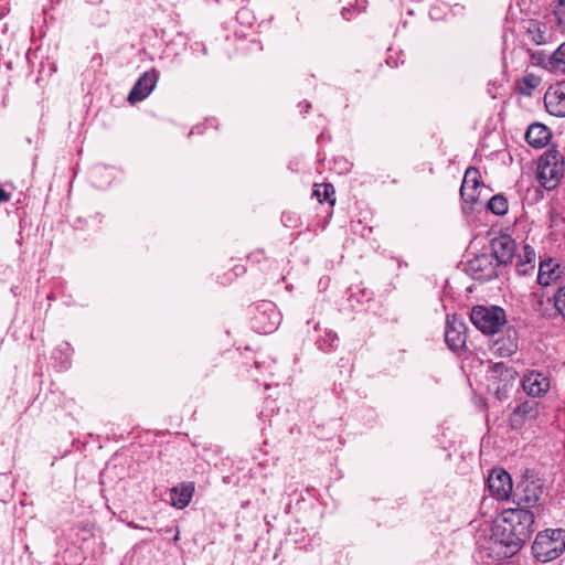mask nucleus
I'll return each mask as SVG.
<instances>
[{
    "label": "nucleus",
    "instance_id": "f257e3e1",
    "mask_svg": "<svg viewBox=\"0 0 565 565\" xmlns=\"http://www.w3.org/2000/svg\"><path fill=\"white\" fill-rule=\"evenodd\" d=\"M534 512L526 509L504 510L491 530L489 550L499 557H511L531 537Z\"/></svg>",
    "mask_w": 565,
    "mask_h": 565
},
{
    "label": "nucleus",
    "instance_id": "f03ea898",
    "mask_svg": "<svg viewBox=\"0 0 565 565\" xmlns=\"http://www.w3.org/2000/svg\"><path fill=\"white\" fill-rule=\"evenodd\" d=\"M565 551V530L552 529L540 532L532 545L534 557L543 563L559 557Z\"/></svg>",
    "mask_w": 565,
    "mask_h": 565
},
{
    "label": "nucleus",
    "instance_id": "7ed1b4c3",
    "mask_svg": "<svg viewBox=\"0 0 565 565\" xmlns=\"http://www.w3.org/2000/svg\"><path fill=\"white\" fill-rule=\"evenodd\" d=\"M564 174V158L562 153L552 148L540 158L537 166V179L546 190H553L559 183Z\"/></svg>",
    "mask_w": 565,
    "mask_h": 565
},
{
    "label": "nucleus",
    "instance_id": "20e7f679",
    "mask_svg": "<svg viewBox=\"0 0 565 565\" xmlns=\"http://www.w3.org/2000/svg\"><path fill=\"white\" fill-rule=\"evenodd\" d=\"M518 377V372L503 362L489 366L487 381L488 390L499 399L508 397Z\"/></svg>",
    "mask_w": 565,
    "mask_h": 565
},
{
    "label": "nucleus",
    "instance_id": "39448f33",
    "mask_svg": "<svg viewBox=\"0 0 565 565\" xmlns=\"http://www.w3.org/2000/svg\"><path fill=\"white\" fill-rule=\"evenodd\" d=\"M470 320L483 333H495L505 323V312L497 306H476L472 308Z\"/></svg>",
    "mask_w": 565,
    "mask_h": 565
},
{
    "label": "nucleus",
    "instance_id": "423d86ee",
    "mask_svg": "<svg viewBox=\"0 0 565 565\" xmlns=\"http://www.w3.org/2000/svg\"><path fill=\"white\" fill-rule=\"evenodd\" d=\"M541 494L542 488L534 480L523 479L513 490L512 499L516 509L531 510L540 505Z\"/></svg>",
    "mask_w": 565,
    "mask_h": 565
},
{
    "label": "nucleus",
    "instance_id": "0eeeda50",
    "mask_svg": "<svg viewBox=\"0 0 565 565\" xmlns=\"http://www.w3.org/2000/svg\"><path fill=\"white\" fill-rule=\"evenodd\" d=\"M490 493L498 500H508L513 493L511 476L503 469H493L487 480Z\"/></svg>",
    "mask_w": 565,
    "mask_h": 565
},
{
    "label": "nucleus",
    "instance_id": "6e6552de",
    "mask_svg": "<svg viewBox=\"0 0 565 565\" xmlns=\"http://www.w3.org/2000/svg\"><path fill=\"white\" fill-rule=\"evenodd\" d=\"M546 110L555 117H565V82L548 87L544 95Z\"/></svg>",
    "mask_w": 565,
    "mask_h": 565
},
{
    "label": "nucleus",
    "instance_id": "1a4fd4ad",
    "mask_svg": "<svg viewBox=\"0 0 565 565\" xmlns=\"http://www.w3.org/2000/svg\"><path fill=\"white\" fill-rule=\"evenodd\" d=\"M157 82L158 72L156 70H151L149 72L143 73L132 87L127 100L130 104L143 100L153 90V88L157 85Z\"/></svg>",
    "mask_w": 565,
    "mask_h": 565
},
{
    "label": "nucleus",
    "instance_id": "9d476101",
    "mask_svg": "<svg viewBox=\"0 0 565 565\" xmlns=\"http://www.w3.org/2000/svg\"><path fill=\"white\" fill-rule=\"evenodd\" d=\"M445 341L449 349L456 351L466 344V326L456 317H448L445 329Z\"/></svg>",
    "mask_w": 565,
    "mask_h": 565
},
{
    "label": "nucleus",
    "instance_id": "9b49d317",
    "mask_svg": "<svg viewBox=\"0 0 565 565\" xmlns=\"http://www.w3.org/2000/svg\"><path fill=\"white\" fill-rule=\"evenodd\" d=\"M492 257L498 264L505 265L512 260L515 253V242L507 234L494 237L491 241Z\"/></svg>",
    "mask_w": 565,
    "mask_h": 565
},
{
    "label": "nucleus",
    "instance_id": "f8f14e48",
    "mask_svg": "<svg viewBox=\"0 0 565 565\" xmlns=\"http://www.w3.org/2000/svg\"><path fill=\"white\" fill-rule=\"evenodd\" d=\"M539 414V403L535 401H525L512 412L510 416V425L513 429H520L526 420L535 419Z\"/></svg>",
    "mask_w": 565,
    "mask_h": 565
},
{
    "label": "nucleus",
    "instance_id": "ddd939ff",
    "mask_svg": "<svg viewBox=\"0 0 565 565\" xmlns=\"http://www.w3.org/2000/svg\"><path fill=\"white\" fill-rule=\"evenodd\" d=\"M479 171L475 168L467 169L460 188V195L467 202L475 204L479 200Z\"/></svg>",
    "mask_w": 565,
    "mask_h": 565
},
{
    "label": "nucleus",
    "instance_id": "4468645a",
    "mask_svg": "<svg viewBox=\"0 0 565 565\" xmlns=\"http://www.w3.org/2000/svg\"><path fill=\"white\" fill-rule=\"evenodd\" d=\"M522 387L531 396H540L550 388V381L539 372H531L522 380Z\"/></svg>",
    "mask_w": 565,
    "mask_h": 565
},
{
    "label": "nucleus",
    "instance_id": "2eb2a0df",
    "mask_svg": "<svg viewBox=\"0 0 565 565\" xmlns=\"http://www.w3.org/2000/svg\"><path fill=\"white\" fill-rule=\"evenodd\" d=\"M469 268L476 279H490L497 276L495 267L492 264V256L482 254L469 263Z\"/></svg>",
    "mask_w": 565,
    "mask_h": 565
},
{
    "label": "nucleus",
    "instance_id": "dca6fc26",
    "mask_svg": "<svg viewBox=\"0 0 565 565\" xmlns=\"http://www.w3.org/2000/svg\"><path fill=\"white\" fill-rule=\"evenodd\" d=\"M518 350V340L515 331H508L504 335L498 338L492 345V351L502 358H509Z\"/></svg>",
    "mask_w": 565,
    "mask_h": 565
},
{
    "label": "nucleus",
    "instance_id": "f3484780",
    "mask_svg": "<svg viewBox=\"0 0 565 565\" xmlns=\"http://www.w3.org/2000/svg\"><path fill=\"white\" fill-rule=\"evenodd\" d=\"M551 137L550 129L540 122H534L529 126L525 132L527 143L534 148L544 147Z\"/></svg>",
    "mask_w": 565,
    "mask_h": 565
},
{
    "label": "nucleus",
    "instance_id": "a211bd4d",
    "mask_svg": "<svg viewBox=\"0 0 565 565\" xmlns=\"http://www.w3.org/2000/svg\"><path fill=\"white\" fill-rule=\"evenodd\" d=\"M194 492V484L183 483L171 489V504L177 509H184L191 501Z\"/></svg>",
    "mask_w": 565,
    "mask_h": 565
},
{
    "label": "nucleus",
    "instance_id": "6ab92c4d",
    "mask_svg": "<svg viewBox=\"0 0 565 565\" xmlns=\"http://www.w3.org/2000/svg\"><path fill=\"white\" fill-rule=\"evenodd\" d=\"M516 270L521 275H526L535 267V252L529 246L524 245L522 253L516 256Z\"/></svg>",
    "mask_w": 565,
    "mask_h": 565
},
{
    "label": "nucleus",
    "instance_id": "aec40b11",
    "mask_svg": "<svg viewBox=\"0 0 565 565\" xmlns=\"http://www.w3.org/2000/svg\"><path fill=\"white\" fill-rule=\"evenodd\" d=\"M556 268H558V265L553 259L542 262L539 267L537 282L542 286L551 285L552 281L558 278Z\"/></svg>",
    "mask_w": 565,
    "mask_h": 565
},
{
    "label": "nucleus",
    "instance_id": "412c9836",
    "mask_svg": "<svg viewBox=\"0 0 565 565\" xmlns=\"http://www.w3.org/2000/svg\"><path fill=\"white\" fill-rule=\"evenodd\" d=\"M545 67L553 73L565 74V42L548 57Z\"/></svg>",
    "mask_w": 565,
    "mask_h": 565
},
{
    "label": "nucleus",
    "instance_id": "4be33fe9",
    "mask_svg": "<svg viewBox=\"0 0 565 565\" xmlns=\"http://www.w3.org/2000/svg\"><path fill=\"white\" fill-rule=\"evenodd\" d=\"M488 209L497 215H504L509 209L508 201L501 194L493 195L488 201Z\"/></svg>",
    "mask_w": 565,
    "mask_h": 565
},
{
    "label": "nucleus",
    "instance_id": "5701e85b",
    "mask_svg": "<svg viewBox=\"0 0 565 565\" xmlns=\"http://www.w3.org/2000/svg\"><path fill=\"white\" fill-rule=\"evenodd\" d=\"M333 194V186L327 183L317 184L313 190V196H316L319 202L328 201L331 204H334V199L332 198Z\"/></svg>",
    "mask_w": 565,
    "mask_h": 565
},
{
    "label": "nucleus",
    "instance_id": "b1692460",
    "mask_svg": "<svg viewBox=\"0 0 565 565\" xmlns=\"http://www.w3.org/2000/svg\"><path fill=\"white\" fill-rule=\"evenodd\" d=\"M338 340V335L335 332L328 330L324 332L323 337H321L317 341V345L319 350L323 352H328L333 348V343Z\"/></svg>",
    "mask_w": 565,
    "mask_h": 565
},
{
    "label": "nucleus",
    "instance_id": "393cba45",
    "mask_svg": "<svg viewBox=\"0 0 565 565\" xmlns=\"http://www.w3.org/2000/svg\"><path fill=\"white\" fill-rule=\"evenodd\" d=\"M265 315V311L264 312H260L259 316H256L255 317V322H256V326L255 328L259 331V332H263V333H270L273 332L277 326H278V316L275 315V319L274 320H270L267 324H262V318L263 316Z\"/></svg>",
    "mask_w": 565,
    "mask_h": 565
},
{
    "label": "nucleus",
    "instance_id": "a878e982",
    "mask_svg": "<svg viewBox=\"0 0 565 565\" xmlns=\"http://www.w3.org/2000/svg\"><path fill=\"white\" fill-rule=\"evenodd\" d=\"M539 84H540V79L536 76H534L532 74L526 75L522 79V86H521L520 90L523 95L529 96L539 86Z\"/></svg>",
    "mask_w": 565,
    "mask_h": 565
},
{
    "label": "nucleus",
    "instance_id": "bb28decb",
    "mask_svg": "<svg viewBox=\"0 0 565 565\" xmlns=\"http://www.w3.org/2000/svg\"><path fill=\"white\" fill-rule=\"evenodd\" d=\"M554 307L565 321V286L561 287L554 295Z\"/></svg>",
    "mask_w": 565,
    "mask_h": 565
},
{
    "label": "nucleus",
    "instance_id": "cd10ccee",
    "mask_svg": "<svg viewBox=\"0 0 565 565\" xmlns=\"http://www.w3.org/2000/svg\"><path fill=\"white\" fill-rule=\"evenodd\" d=\"M554 15L557 22V25L561 31H565V3L564 0H559L558 4L554 10Z\"/></svg>",
    "mask_w": 565,
    "mask_h": 565
},
{
    "label": "nucleus",
    "instance_id": "c85d7f7f",
    "mask_svg": "<svg viewBox=\"0 0 565 565\" xmlns=\"http://www.w3.org/2000/svg\"><path fill=\"white\" fill-rule=\"evenodd\" d=\"M10 200V194L0 188V203L8 202Z\"/></svg>",
    "mask_w": 565,
    "mask_h": 565
},
{
    "label": "nucleus",
    "instance_id": "c756f323",
    "mask_svg": "<svg viewBox=\"0 0 565 565\" xmlns=\"http://www.w3.org/2000/svg\"><path fill=\"white\" fill-rule=\"evenodd\" d=\"M533 40L535 41L536 44H542L545 41L544 35L542 33H539V35L533 38Z\"/></svg>",
    "mask_w": 565,
    "mask_h": 565
}]
</instances>
